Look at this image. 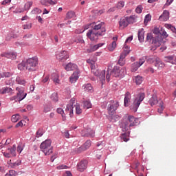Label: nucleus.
<instances>
[{
  "instance_id": "25",
  "label": "nucleus",
  "mask_w": 176,
  "mask_h": 176,
  "mask_svg": "<svg viewBox=\"0 0 176 176\" xmlns=\"http://www.w3.org/2000/svg\"><path fill=\"white\" fill-rule=\"evenodd\" d=\"M41 3L44 6H50V5H56L57 1H53V0H41Z\"/></svg>"
},
{
  "instance_id": "42",
  "label": "nucleus",
  "mask_w": 176,
  "mask_h": 176,
  "mask_svg": "<svg viewBox=\"0 0 176 176\" xmlns=\"http://www.w3.org/2000/svg\"><path fill=\"white\" fill-rule=\"evenodd\" d=\"M51 100L54 102H57V101H58V94L56 92L53 93L51 95Z\"/></svg>"
},
{
  "instance_id": "30",
  "label": "nucleus",
  "mask_w": 176,
  "mask_h": 176,
  "mask_svg": "<svg viewBox=\"0 0 176 176\" xmlns=\"http://www.w3.org/2000/svg\"><path fill=\"white\" fill-rule=\"evenodd\" d=\"M56 112L57 113L61 115L63 122H65V120H67V117L65 116V113H64V110L63 109L58 108Z\"/></svg>"
},
{
  "instance_id": "14",
  "label": "nucleus",
  "mask_w": 176,
  "mask_h": 176,
  "mask_svg": "<svg viewBox=\"0 0 176 176\" xmlns=\"http://www.w3.org/2000/svg\"><path fill=\"white\" fill-rule=\"evenodd\" d=\"M88 162L86 160L80 161L78 164H77V170L78 171H80V173H83L86 168H87V164Z\"/></svg>"
},
{
  "instance_id": "7",
  "label": "nucleus",
  "mask_w": 176,
  "mask_h": 176,
  "mask_svg": "<svg viewBox=\"0 0 176 176\" xmlns=\"http://www.w3.org/2000/svg\"><path fill=\"white\" fill-rule=\"evenodd\" d=\"M91 70L92 74L95 75V76H98L99 80H100L102 83V86L105 83V70H102V72H98V69H97V66L92 65L91 66Z\"/></svg>"
},
{
  "instance_id": "60",
  "label": "nucleus",
  "mask_w": 176,
  "mask_h": 176,
  "mask_svg": "<svg viewBox=\"0 0 176 176\" xmlns=\"http://www.w3.org/2000/svg\"><path fill=\"white\" fill-rule=\"evenodd\" d=\"M142 6L140 5L138 6L136 9H135V12L136 13H142Z\"/></svg>"
},
{
  "instance_id": "56",
  "label": "nucleus",
  "mask_w": 176,
  "mask_h": 176,
  "mask_svg": "<svg viewBox=\"0 0 176 176\" xmlns=\"http://www.w3.org/2000/svg\"><path fill=\"white\" fill-rule=\"evenodd\" d=\"M118 64H119V65H120L121 67H123V65L126 64V59H122L121 58H120L118 61Z\"/></svg>"
},
{
  "instance_id": "40",
  "label": "nucleus",
  "mask_w": 176,
  "mask_h": 176,
  "mask_svg": "<svg viewBox=\"0 0 176 176\" xmlns=\"http://www.w3.org/2000/svg\"><path fill=\"white\" fill-rule=\"evenodd\" d=\"M164 27L166 28H168V30H170L174 34H176V28L175 27L173 26L171 24L166 23L164 25Z\"/></svg>"
},
{
  "instance_id": "15",
  "label": "nucleus",
  "mask_w": 176,
  "mask_h": 176,
  "mask_svg": "<svg viewBox=\"0 0 176 176\" xmlns=\"http://www.w3.org/2000/svg\"><path fill=\"white\" fill-rule=\"evenodd\" d=\"M56 58L60 61H63V60H67L69 58V55H68L67 51H61L60 52H57Z\"/></svg>"
},
{
  "instance_id": "31",
  "label": "nucleus",
  "mask_w": 176,
  "mask_h": 176,
  "mask_svg": "<svg viewBox=\"0 0 176 176\" xmlns=\"http://www.w3.org/2000/svg\"><path fill=\"white\" fill-rule=\"evenodd\" d=\"M134 82H135L136 85H141L144 78L141 76H136L133 78Z\"/></svg>"
},
{
  "instance_id": "53",
  "label": "nucleus",
  "mask_w": 176,
  "mask_h": 176,
  "mask_svg": "<svg viewBox=\"0 0 176 176\" xmlns=\"http://www.w3.org/2000/svg\"><path fill=\"white\" fill-rule=\"evenodd\" d=\"M151 19H152V16L150 14L146 15V16L144 18V21L145 25H146V24H148V21H151Z\"/></svg>"
},
{
  "instance_id": "13",
  "label": "nucleus",
  "mask_w": 176,
  "mask_h": 176,
  "mask_svg": "<svg viewBox=\"0 0 176 176\" xmlns=\"http://www.w3.org/2000/svg\"><path fill=\"white\" fill-rule=\"evenodd\" d=\"M16 90L17 92L16 94V96L18 97L19 101H21L23 100H24V98H25V97H27V93L24 92V88L20 87H17L16 88Z\"/></svg>"
},
{
  "instance_id": "2",
  "label": "nucleus",
  "mask_w": 176,
  "mask_h": 176,
  "mask_svg": "<svg viewBox=\"0 0 176 176\" xmlns=\"http://www.w3.org/2000/svg\"><path fill=\"white\" fill-rule=\"evenodd\" d=\"M74 108H76V115H80L82 113V109H80V105L76 103L75 98H72L69 104L67 105L65 109L66 112H69L70 118H74Z\"/></svg>"
},
{
  "instance_id": "23",
  "label": "nucleus",
  "mask_w": 176,
  "mask_h": 176,
  "mask_svg": "<svg viewBox=\"0 0 176 176\" xmlns=\"http://www.w3.org/2000/svg\"><path fill=\"white\" fill-rule=\"evenodd\" d=\"M58 74L57 73H53L51 75V79L55 83V85H60V79L58 78Z\"/></svg>"
},
{
  "instance_id": "3",
  "label": "nucleus",
  "mask_w": 176,
  "mask_h": 176,
  "mask_svg": "<svg viewBox=\"0 0 176 176\" xmlns=\"http://www.w3.org/2000/svg\"><path fill=\"white\" fill-rule=\"evenodd\" d=\"M40 148L45 156H49L53 153V146H52V140L50 139L43 142L40 145Z\"/></svg>"
},
{
  "instance_id": "47",
  "label": "nucleus",
  "mask_w": 176,
  "mask_h": 176,
  "mask_svg": "<svg viewBox=\"0 0 176 176\" xmlns=\"http://www.w3.org/2000/svg\"><path fill=\"white\" fill-rule=\"evenodd\" d=\"M31 6H32V1L27 2L24 6L23 12L24 10H29V9L31 8Z\"/></svg>"
},
{
  "instance_id": "51",
  "label": "nucleus",
  "mask_w": 176,
  "mask_h": 176,
  "mask_svg": "<svg viewBox=\"0 0 176 176\" xmlns=\"http://www.w3.org/2000/svg\"><path fill=\"white\" fill-rule=\"evenodd\" d=\"M43 135V130L42 129H38L36 133V137L39 138V137H42Z\"/></svg>"
},
{
  "instance_id": "50",
  "label": "nucleus",
  "mask_w": 176,
  "mask_h": 176,
  "mask_svg": "<svg viewBox=\"0 0 176 176\" xmlns=\"http://www.w3.org/2000/svg\"><path fill=\"white\" fill-rule=\"evenodd\" d=\"M17 173L14 170H10L9 172L5 175V176H16Z\"/></svg>"
},
{
  "instance_id": "27",
  "label": "nucleus",
  "mask_w": 176,
  "mask_h": 176,
  "mask_svg": "<svg viewBox=\"0 0 176 176\" xmlns=\"http://www.w3.org/2000/svg\"><path fill=\"white\" fill-rule=\"evenodd\" d=\"M164 63H163L162 60H160V58H157V60L155 63V67H157L158 69H160L161 68H164L165 67Z\"/></svg>"
},
{
  "instance_id": "18",
  "label": "nucleus",
  "mask_w": 176,
  "mask_h": 176,
  "mask_svg": "<svg viewBox=\"0 0 176 176\" xmlns=\"http://www.w3.org/2000/svg\"><path fill=\"white\" fill-rule=\"evenodd\" d=\"M79 79V70L76 69L69 78V82L75 83Z\"/></svg>"
},
{
  "instance_id": "10",
  "label": "nucleus",
  "mask_w": 176,
  "mask_h": 176,
  "mask_svg": "<svg viewBox=\"0 0 176 176\" xmlns=\"http://www.w3.org/2000/svg\"><path fill=\"white\" fill-rule=\"evenodd\" d=\"M138 124V118H134L133 116H128V122H125V130H129V127H133Z\"/></svg>"
},
{
  "instance_id": "4",
  "label": "nucleus",
  "mask_w": 176,
  "mask_h": 176,
  "mask_svg": "<svg viewBox=\"0 0 176 176\" xmlns=\"http://www.w3.org/2000/svg\"><path fill=\"white\" fill-rule=\"evenodd\" d=\"M144 98H145V94L140 93L138 94L137 97L133 100V102L130 106L131 111H133V112H135L138 109V107H140L141 102L144 101Z\"/></svg>"
},
{
  "instance_id": "41",
  "label": "nucleus",
  "mask_w": 176,
  "mask_h": 176,
  "mask_svg": "<svg viewBox=\"0 0 176 176\" xmlns=\"http://www.w3.org/2000/svg\"><path fill=\"white\" fill-rule=\"evenodd\" d=\"M12 76V73L4 72L2 73H0V78H10Z\"/></svg>"
},
{
  "instance_id": "24",
  "label": "nucleus",
  "mask_w": 176,
  "mask_h": 176,
  "mask_svg": "<svg viewBox=\"0 0 176 176\" xmlns=\"http://www.w3.org/2000/svg\"><path fill=\"white\" fill-rule=\"evenodd\" d=\"M82 89L84 91H87V93H92L93 91V86H91V84H85L82 85Z\"/></svg>"
},
{
  "instance_id": "16",
  "label": "nucleus",
  "mask_w": 176,
  "mask_h": 176,
  "mask_svg": "<svg viewBox=\"0 0 176 176\" xmlns=\"http://www.w3.org/2000/svg\"><path fill=\"white\" fill-rule=\"evenodd\" d=\"M1 57H6V58H10V60H16L17 58V53L16 52H3L1 54Z\"/></svg>"
},
{
  "instance_id": "44",
  "label": "nucleus",
  "mask_w": 176,
  "mask_h": 176,
  "mask_svg": "<svg viewBox=\"0 0 176 176\" xmlns=\"http://www.w3.org/2000/svg\"><path fill=\"white\" fill-rule=\"evenodd\" d=\"M19 119H20V115L19 114L13 115L11 118V120H12V122H13V123H16V122L19 120Z\"/></svg>"
},
{
  "instance_id": "21",
  "label": "nucleus",
  "mask_w": 176,
  "mask_h": 176,
  "mask_svg": "<svg viewBox=\"0 0 176 176\" xmlns=\"http://www.w3.org/2000/svg\"><path fill=\"white\" fill-rule=\"evenodd\" d=\"M78 65L75 63H69L67 65H66L65 69L66 71H75V69H77Z\"/></svg>"
},
{
  "instance_id": "37",
  "label": "nucleus",
  "mask_w": 176,
  "mask_h": 176,
  "mask_svg": "<svg viewBox=\"0 0 176 176\" xmlns=\"http://www.w3.org/2000/svg\"><path fill=\"white\" fill-rule=\"evenodd\" d=\"M144 29H142L141 30L138 31V39L140 42H144Z\"/></svg>"
},
{
  "instance_id": "22",
  "label": "nucleus",
  "mask_w": 176,
  "mask_h": 176,
  "mask_svg": "<svg viewBox=\"0 0 176 176\" xmlns=\"http://www.w3.org/2000/svg\"><path fill=\"white\" fill-rule=\"evenodd\" d=\"M158 58L159 57L156 56H148L145 57L147 63H148V64H153V63H156Z\"/></svg>"
},
{
  "instance_id": "38",
  "label": "nucleus",
  "mask_w": 176,
  "mask_h": 176,
  "mask_svg": "<svg viewBox=\"0 0 176 176\" xmlns=\"http://www.w3.org/2000/svg\"><path fill=\"white\" fill-rule=\"evenodd\" d=\"M16 82L18 85H25V83H27V82L25 81V80L23 79L22 78H21L20 76H17L16 78Z\"/></svg>"
},
{
  "instance_id": "64",
  "label": "nucleus",
  "mask_w": 176,
  "mask_h": 176,
  "mask_svg": "<svg viewBox=\"0 0 176 176\" xmlns=\"http://www.w3.org/2000/svg\"><path fill=\"white\" fill-rule=\"evenodd\" d=\"M23 12H24V10L20 8H17L14 11V13H23Z\"/></svg>"
},
{
  "instance_id": "32",
  "label": "nucleus",
  "mask_w": 176,
  "mask_h": 176,
  "mask_svg": "<svg viewBox=\"0 0 176 176\" xmlns=\"http://www.w3.org/2000/svg\"><path fill=\"white\" fill-rule=\"evenodd\" d=\"M8 151H10V154L12 155V157H15L16 156V145L14 144L12 147L8 148Z\"/></svg>"
},
{
  "instance_id": "58",
  "label": "nucleus",
  "mask_w": 176,
  "mask_h": 176,
  "mask_svg": "<svg viewBox=\"0 0 176 176\" xmlns=\"http://www.w3.org/2000/svg\"><path fill=\"white\" fill-rule=\"evenodd\" d=\"M23 126H25V121L21 120L19 123H17L15 127H23Z\"/></svg>"
},
{
  "instance_id": "45",
  "label": "nucleus",
  "mask_w": 176,
  "mask_h": 176,
  "mask_svg": "<svg viewBox=\"0 0 176 176\" xmlns=\"http://www.w3.org/2000/svg\"><path fill=\"white\" fill-rule=\"evenodd\" d=\"M32 14H41L42 13V10L35 8L31 11Z\"/></svg>"
},
{
  "instance_id": "34",
  "label": "nucleus",
  "mask_w": 176,
  "mask_h": 176,
  "mask_svg": "<svg viewBox=\"0 0 176 176\" xmlns=\"http://www.w3.org/2000/svg\"><path fill=\"white\" fill-rule=\"evenodd\" d=\"M74 17H75V12L73 11H69L66 14L65 20H69L71 19H74Z\"/></svg>"
},
{
  "instance_id": "54",
  "label": "nucleus",
  "mask_w": 176,
  "mask_h": 176,
  "mask_svg": "<svg viewBox=\"0 0 176 176\" xmlns=\"http://www.w3.org/2000/svg\"><path fill=\"white\" fill-rule=\"evenodd\" d=\"M111 78H112V74H111V72L109 70H107L106 75L107 81L109 82L111 80Z\"/></svg>"
},
{
  "instance_id": "46",
  "label": "nucleus",
  "mask_w": 176,
  "mask_h": 176,
  "mask_svg": "<svg viewBox=\"0 0 176 176\" xmlns=\"http://www.w3.org/2000/svg\"><path fill=\"white\" fill-rule=\"evenodd\" d=\"M83 105L85 109H89V108H91V103L89 100L84 101Z\"/></svg>"
},
{
  "instance_id": "57",
  "label": "nucleus",
  "mask_w": 176,
  "mask_h": 176,
  "mask_svg": "<svg viewBox=\"0 0 176 176\" xmlns=\"http://www.w3.org/2000/svg\"><path fill=\"white\" fill-rule=\"evenodd\" d=\"M6 85H14V78H11L10 80L6 81Z\"/></svg>"
},
{
  "instance_id": "48",
  "label": "nucleus",
  "mask_w": 176,
  "mask_h": 176,
  "mask_svg": "<svg viewBox=\"0 0 176 176\" xmlns=\"http://www.w3.org/2000/svg\"><path fill=\"white\" fill-rule=\"evenodd\" d=\"M159 107L160 108L158 109V113H162L164 109V103L162 101H160V102L159 103Z\"/></svg>"
},
{
  "instance_id": "55",
  "label": "nucleus",
  "mask_w": 176,
  "mask_h": 176,
  "mask_svg": "<svg viewBox=\"0 0 176 176\" xmlns=\"http://www.w3.org/2000/svg\"><path fill=\"white\" fill-rule=\"evenodd\" d=\"M96 50H97L96 46L93 45L87 50V53H93V52H96Z\"/></svg>"
},
{
  "instance_id": "63",
  "label": "nucleus",
  "mask_w": 176,
  "mask_h": 176,
  "mask_svg": "<svg viewBox=\"0 0 176 176\" xmlns=\"http://www.w3.org/2000/svg\"><path fill=\"white\" fill-rule=\"evenodd\" d=\"M20 164H21V161H16V162L12 164V167L13 168H14V167H17V166H20Z\"/></svg>"
},
{
  "instance_id": "52",
  "label": "nucleus",
  "mask_w": 176,
  "mask_h": 176,
  "mask_svg": "<svg viewBox=\"0 0 176 176\" xmlns=\"http://www.w3.org/2000/svg\"><path fill=\"white\" fill-rule=\"evenodd\" d=\"M24 30H31L32 28V23H29L22 25Z\"/></svg>"
},
{
  "instance_id": "17",
  "label": "nucleus",
  "mask_w": 176,
  "mask_h": 176,
  "mask_svg": "<svg viewBox=\"0 0 176 176\" xmlns=\"http://www.w3.org/2000/svg\"><path fill=\"white\" fill-rule=\"evenodd\" d=\"M164 61L165 63H170V64H176V56L175 55H171L168 56H164Z\"/></svg>"
},
{
  "instance_id": "8",
  "label": "nucleus",
  "mask_w": 176,
  "mask_h": 176,
  "mask_svg": "<svg viewBox=\"0 0 176 176\" xmlns=\"http://www.w3.org/2000/svg\"><path fill=\"white\" fill-rule=\"evenodd\" d=\"M38 65V57L30 58L26 60V69L28 71H35V67Z\"/></svg>"
},
{
  "instance_id": "19",
  "label": "nucleus",
  "mask_w": 176,
  "mask_h": 176,
  "mask_svg": "<svg viewBox=\"0 0 176 176\" xmlns=\"http://www.w3.org/2000/svg\"><path fill=\"white\" fill-rule=\"evenodd\" d=\"M131 100V94L130 92H126L124 98V107H129L130 105V101Z\"/></svg>"
},
{
  "instance_id": "1",
  "label": "nucleus",
  "mask_w": 176,
  "mask_h": 176,
  "mask_svg": "<svg viewBox=\"0 0 176 176\" xmlns=\"http://www.w3.org/2000/svg\"><path fill=\"white\" fill-rule=\"evenodd\" d=\"M92 30H90L87 33V36L91 40L96 41L98 39V36L104 35L107 30L105 29L104 22L96 23L94 22L92 24Z\"/></svg>"
},
{
  "instance_id": "29",
  "label": "nucleus",
  "mask_w": 176,
  "mask_h": 176,
  "mask_svg": "<svg viewBox=\"0 0 176 176\" xmlns=\"http://www.w3.org/2000/svg\"><path fill=\"white\" fill-rule=\"evenodd\" d=\"M53 109V106H52V104L48 103L45 104L44 105L43 112L45 113H47V112H50Z\"/></svg>"
},
{
  "instance_id": "9",
  "label": "nucleus",
  "mask_w": 176,
  "mask_h": 176,
  "mask_svg": "<svg viewBox=\"0 0 176 176\" xmlns=\"http://www.w3.org/2000/svg\"><path fill=\"white\" fill-rule=\"evenodd\" d=\"M110 102L111 104L108 105L107 111L110 116H113L116 109H118V107H119V102L111 100Z\"/></svg>"
},
{
  "instance_id": "35",
  "label": "nucleus",
  "mask_w": 176,
  "mask_h": 176,
  "mask_svg": "<svg viewBox=\"0 0 176 176\" xmlns=\"http://www.w3.org/2000/svg\"><path fill=\"white\" fill-rule=\"evenodd\" d=\"M10 91H12V88L8 87H3L0 89V94H8V93H10Z\"/></svg>"
},
{
  "instance_id": "59",
  "label": "nucleus",
  "mask_w": 176,
  "mask_h": 176,
  "mask_svg": "<svg viewBox=\"0 0 176 176\" xmlns=\"http://www.w3.org/2000/svg\"><path fill=\"white\" fill-rule=\"evenodd\" d=\"M124 6V1H120V2L118 3L117 4V9H122Z\"/></svg>"
},
{
  "instance_id": "12",
  "label": "nucleus",
  "mask_w": 176,
  "mask_h": 176,
  "mask_svg": "<svg viewBox=\"0 0 176 176\" xmlns=\"http://www.w3.org/2000/svg\"><path fill=\"white\" fill-rule=\"evenodd\" d=\"M96 132L93 129L89 128L87 129H84L81 131V135L82 137H88L89 138H94Z\"/></svg>"
},
{
  "instance_id": "11",
  "label": "nucleus",
  "mask_w": 176,
  "mask_h": 176,
  "mask_svg": "<svg viewBox=\"0 0 176 176\" xmlns=\"http://www.w3.org/2000/svg\"><path fill=\"white\" fill-rule=\"evenodd\" d=\"M124 71L126 69L124 67L121 68L118 66H115L112 71H111V74L114 78H119V76H123L124 75Z\"/></svg>"
},
{
  "instance_id": "20",
  "label": "nucleus",
  "mask_w": 176,
  "mask_h": 176,
  "mask_svg": "<svg viewBox=\"0 0 176 176\" xmlns=\"http://www.w3.org/2000/svg\"><path fill=\"white\" fill-rule=\"evenodd\" d=\"M170 19V12L167 10H164L163 14L159 17V20L161 21H167Z\"/></svg>"
},
{
  "instance_id": "6",
  "label": "nucleus",
  "mask_w": 176,
  "mask_h": 176,
  "mask_svg": "<svg viewBox=\"0 0 176 176\" xmlns=\"http://www.w3.org/2000/svg\"><path fill=\"white\" fill-rule=\"evenodd\" d=\"M134 23V16H124L120 19L119 21V28L120 30H124L126 28L129 24H133Z\"/></svg>"
},
{
  "instance_id": "28",
  "label": "nucleus",
  "mask_w": 176,
  "mask_h": 176,
  "mask_svg": "<svg viewBox=\"0 0 176 176\" xmlns=\"http://www.w3.org/2000/svg\"><path fill=\"white\" fill-rule=\"evenodd\" d=\"M148 102L151 107H153V105H156L159 101L157 100V96L156 95H153L150 100H148Z\"/></svg>"
},
{
  "instance_id": "5",
  "label": "nucleus",
  "mask_w": 176,
  "mask_h": 176,
  "mask_svg": "<svg viewBox=\"0 0 176 176\" xmlns=\"http://www.w3.org/2000/svg\"><path fill=\"white\" fill-rule=\"evenodd\" d=\"M146 41L147 42H151L152 41V45H154L155 47L151 48V50H156L157 47H159L162 45V38L159 37H153L152 33H148L146 35Z\"/></svg>"
},
{
  "instance_id": "43",
  "label": "nucleus",
  "mask_w": 176,
  "mask_h": 176,
  "mask_svg": "<svg viewBox=\"0 0 176 176\" xmlns=\"http://www.w3.org/2000/svg\"><path fill=\"white\" fill-rule=\"evenodd\" d=\"M138 68H140V66L138 65V62H135L131 65V72H135V71H137Z\"/></svg>"
},
{
  "instance_id": "36",
  "label": "nucleus",
  "mask_w": 176,
  "mask_h": 176,
  "mask_svg": "<svg viewBox=\"0 0 176 176\" xmlns=\"http://www.w3.org/2000/svg\"><path fill=\"white\" fill-rule=\"evenodd\" d=\"M18 69H19L20 71H24V69H27L26 62L23 61L21 63L19 64Z\"/></svg>"
},
{
  "instance_id": "61",
  "label": "nucleus",
  "mask_w": 176,
  "mask_h": 176,
  "mask_svg": "<svg viewBox=\"0 0 176 176\" xmlns=\"http://www.w3.org/2000/svg\"><path fill=\"white\" fill-rule=\"evenodd\" d=\"M161 32L160 34L164 38H167V36H168V34L164 30H163V28H161Z\"/></svg>"
},
{
  "instance_id": "62",
  "label": "nucleus",
  "mask_w": 176,
  "mask_h": 176,
  "mask_svg": "<svg viewBox=\"0 0 176 176\" xmlns=\"http://www.w3.org/2000/svg\"><path fill=\"white\" fill-rule=\"evenodd\" d=\"M144 63H145V59H144V58H142L139 60V61L138 62V65H139V67H141V65H142V64H144Z\"/></svg>"
},
{
  "instance_id": "26",
  "label": "nucleus",
  "mask_w": 176,
  "mask_h": 176,
  "mask_svg": "<svg viewBox=\"0 0 176 176\" xmlns=\"http://www.w3.org/2000/svg\"><path fill=\"white\" fill-rule=\"evenodd\" d=\"M91 146V141L87 140L82 146L79 148V151H87Z\"/></svg>"
},
{
  "instance_id": "33",
  "label": "nucleus",
  "mask_w": 176,
  "mask_h": 176,
  "mask_svg": "<svg viewBox=\"0 0 176 176\" xmlns=\"http://www.w3.org/2000/svg\"><path fill=\"white\" fill-rule=\"evenodd\" d=\"M107 49L109 52H113L116 49V41H113L110 45H108Z\"/></svg>"
},
{
  "instance_id": "49",
  "label": "nucleus",
  "mask_w": 176,
  "mask_h": 176,
  "mask_svg": "<svg viewBox=\"0 0 176 176\" xmlns=\"http://www.w3.org/2000/svg\"><path fill=\"white\" fill-rule=\"evenodd\" d=\"M129 134H130V133H124L121 135V139L123 140V141H124V142H127V141H129V140H130L129 138Z\"/></svg>"
},
{
  "instance_id": "39",
  "label": "nucleus",
  "mask_w": 176,
  "mask_h": 176,
  "mask_svg": "<svg viewBox=\"0 0 176 176\" xmlns=\"http://www.w3.org/2000/svg\"><path fill=\"white\" fill-rule=\"evenodd\" d=\"M129 53H130V50H124L120 56V58L122 59V60H125L126 57H127V54H129Z\"/></svg>"
}]
</instances>
